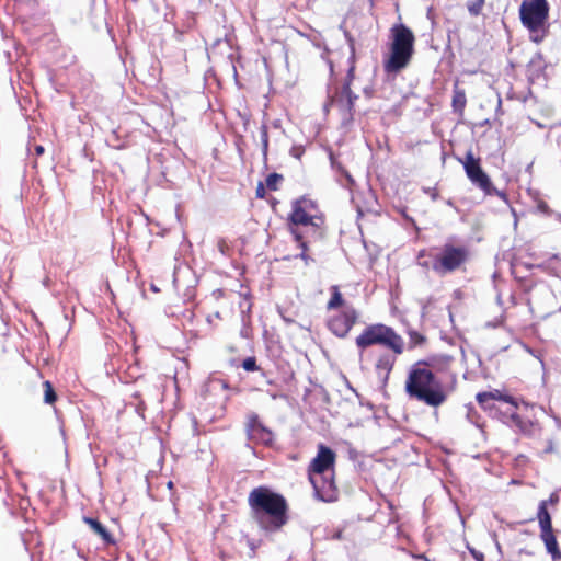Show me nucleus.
I'll list each match as a JSON object with an SVG mask.
<instances>
[{"label":"nucleus","mask_w":561,"mask_h":561,"mask_svg":"<svg viewBox=\"0 0 561 561\" xmlns=\"http://www.w3.org/2000/svg\"><path fill=\"white\" fill-rule=\"evenodd\" d=\"M253 518L266 531H276L287 523V503L284 496L265 486L253 489L249 494Z\"/></svg>","instance_id":"f257e3e1"},{"label":"nucleus","mask_w":561,"mask_h":561,"mask_svg":"<svg viewBox=\"0 0 561 561\" xmlns=\"http://www.w3.org/2000/svg\"><path fill=\"white\" fill-rule=\"evenodd\" d=\"M405 392L410 398L432 408L444 404L448 397L443 381L424 362H417L410 368Z\"/></svg>","instance_id":"f03ea898"},{"label":"nucleus","mask_w":561,"mask_h":561,"mask_svg":"<svg viewBox=\"0 0 561 561\" xmlns=\"http://www.w3.org/2000/svg\"><path fill=\"white\" fill-rule=\"evenodd\" d=\"M335 453L325 445H319L317 456L309 466V480L313 485L314 493L318 499L329 502L332 500L334 491V482L332 474L327 477L329 470L333 468L335 462Z\"/></svg>","instance_id":"7ed1b4c3"},{"label":"nucleus","mask_w":561,"mask_h":561,"mask_svg":"<svg viewBox=\"0 0 561 561\" xmlns=\"http://www.w3.org/2000/svg\"><path fill=\"white\" fill-rule=\"evenodd\" d=\"M519 19L530 33V39L541 43L549 27V4L547 0H523L519 7Z\"/></svg>","instance_id":"20e7f679"},{"label":"nucleus","mask_w":561,"mask_h":561,"mask_svg":"<svg viewBox=\"0 0 561 561\" xmlns=\"http://www.w3.org/2000/svg\"><path fill=\"white\" fill-rule=\"evenodd\" d=\"M391 34L390 56L385 61V70L398 72L408 66L413 54L415 38L412 31L403 24L394 25L391 28Z\"/></svg>","instance_id":"39448f33"},{"label":"nucleus","mask_w":561,"mask_h":561,"mask_svg":"<svg viewBox=\"0 0 561 561\" xmlns=\"http://www.w3.org/2000/svg\"><path fill=\"white\" fill-rule=\"evenodd\" d=\"M359 350H365L373 345H382L400 355L404 348L403 339L388 325L377 323L368 325L355 340Z\"/></svg>","instance_id":"423d86ee"},{"label":"nucleus","mask_w":561,"mask_h":561,"mask_svg":"<svg viewBox=\"0 0 561 561\" xmlns=\"http://www.w3.org/2000/svg\"><path fill=\"white\" fill-rule=\"evenodd\" d=\"M462 163L468 179L474 186L482 190L485 195H496L501 199L506 201V194L493 186L491 179L482 170L479 159H476L471 151L467 152Z\"/></svg>","instance_id":"0eeeda50"},{"label":"nucleus","mask_w":561,"mask_h":561,"mask_svg":"<svg viewBox=\"0 0 561 561\" xmlns=\"http://www.w3.org/2000/svg\"><path fill=\"white\" fill-rule=\"evenodd\" d=\"M468 251L465 247L445 244L433 261V270L439 274H446L460 267L466 262Z\"/></svg>","instance_id":"6e6552de"},{"label":"nucleus","mask_w":561,"mask_h":561,"mask_svg":"<svg viewBox=\"0 0 561 561\" xmlns=\"http://www.w3.org/2000/svg\"><path fill=\"white\" fill-rule=\"evenodd\" d=\"M322 218L323 216L320 214L317 203L310 198L301 197L293 202L288 228L290 229Z\"/></svg>","instance_id":"1a4fd4ad"},{"label":"nucleus","mask_w":561,"mask_h":561,"mask_svg":"<svg viewBox=\"0 0 561 561\" xmlns=\"http://www.w3.org/2000/svg\"><path fill=\"white\" fill-rule=\"evenodd\" d=\"M289 231L294 239L299 243V248L301 250H308L309 244L323 239L325 233L324 218L293 227L289 229Z\"/></svg>","instance_id":"9d476101"},{"label":"nucleus","mask_w":561,"mask_h":561,"mask_svg":"<svg viewBox=\"0 0 561 561\" xmlns=\"http://www.w3.org/2000/svg\"><path fill=\"white\" fill-rule=\"evenodd\" d=\"M357 311L353 307L346 306L342 312L332 316L328 320V328L335 336L345 337L357 321Z\"/></svg>","instance_id":"9b49d317"},{"label":"nucleus","mask_w":561,"mask_h":561,"mask_svg":"<svg viewBox=\"0 0 561 561\" xmlns=\"http://www.w3.org/2000/svg\"><path fill=\"white\" fill-rule=\"evenodd\" d=\"M248 439L255 444L270 446L273 444L274 435L271 430L266 428L259 420L256 414L249 416L247 423Z\"/></svg>","instance_id":"f8f14e48"},{"label":"nucleus","mask_w":561,"mask_h":561,"mask_svg":"<svg viewBox=\"0 0 561 561\" xmlns=\"http://www.w3.org/2000/svg\"><path fill=\"white\" fill-rule=\"evenodd\" d=\"M357 98L358 96L352 92L350 83H345L340 94L333 100V103H335L345 115L352 118L353 107Z\"/></svg>","instance_id":"ddd939ff"},{"label":"nucleus","mask_w":561,"mask_h":561,"mask_svg":"<svg viewBox=\"0 0 561 561\" xmlns=\"http://www.w3.org/2000/svg\"><path fill=\"white\" fill-rule=\"evenodd\" d=\"M540 538L545 543L547 552L550 553L554 560L561 559V551L559 550L558 541L553 534V529H541Z\"/></svg>","instance_id":"4468645a"},{"label":"nucleus","mask_w":561,"mask_h":561,"mask_svg":"<svg viewBox=\"0 0 561 561\" xmlns=\"http://www.w3.org/2000/svg\"><path fill=\"white\" fill-rule=\"evenodd\" d=\"M396 363V356L383 354L380 355L377 363H376V370L380 378H382L383 381H387L390 371L393 368V365Z\"/></svg>","instance_id":"2eb2a0df"},{"label":"nucleus","mask_w":561,"mask_h":561,"mask_svg":"<svg viewBox=\"0 0 561 561\" xmlns=\"http://www.w3.org/2000/svg\"><path fill=\"white\" fill-rule=\"evenodd\" d=\"M467 104V98L465 90L459 89L458 84H455L453 90V100H451V106L455 113H457L459 116L463 115V111Z\"/></svg>","instance_id":"dca6fc26"},{"label":"nucleus","mask_w":561,"mask_h":561,"mask_svg":"<svg viewBox=\"0 0 561 561\" xmlns=\"http://www.w3.org/2000/svg\"><path fill=\"white\" fill-rule=\"evenodd\" d=\"M83 522L88 524L90 528L103 539L104 542H114L112 535L98 519H94L92 517H83Z\"/></svg>","instance_id":"f3484780"},{"label":"nucleus","mask_w":561,"mask_h":561,"mask_svg":"<svg viewBox=\"0 0 561 561\" xmlns=\"http://www.w3.org/2000/svg\"><path fill=\"white\" fill-rule=\"evenodd\" d=\"M548 501H541L538 506L537 518L541 529L552 528L551 516L547 508Z\"/></svg>","instance_id":"a211bd4d"},{"label":"nucleus","mask_w":561,"mask_h":561,"mask_svg":"<svg viewBox=\"0 0 561 561\" xmlns=\"http://www.w3.org/2000/svg\"><path fill=\"white\" fill-rule=\"evenodd\" d=\"M502 398V393L499 390L494 392H481L477 394V401L484 408L492 410L494 404L491 402L492 400H499Z\"/></svg>","instance_id":"6ab92c4d"},{"label":"nucleus","mask_w":561,"mask_h":561,"mask_svg":"<svg viewBox=\"0 0 561 561\" xmlns=\"http://www.w3.org/2000/svg\"><path fill=\"white\" fill-rule=\"evenodd\" d=\"M499 400L504 401L505 403H508L511 407L507 410V414L514 422V424L522 428V420L518 414H516L515 409L517 408V403L515 399L511 396L502 394V398H499Z\"/></svg>","instance_id":"aec40b11"},{"label":"nucleus","mask_w":561,"mask_h":561,"mask_svg":"<svg viewBox=\"0 0 561 561\" xmlns=\"http://www.w3.org/2000/svg\"><path fill=\"white\" fill-rule=\"evenodd\" d=\"M331 291H332V296L327 305V308L329 310L336 309V308L343 306V304H344L342 294L340 293L339 287L336 285L331 287Z\"/></svg>","instance_id":"412c9836"},{"label":"nucleus","mask_w":561,"mask_h":561,"mask_svg":"<svg viewBox=\"0 0 561 561\" xmlns=\"http://www.w3.org/2000/svg\"><path fill=\"white\" fill-rule=\"evenodd\" d=\"M44 387V402L47 404H53L57 400V394L53 388L50 381L46 380L43 382Z\"/></svg>","instance_id":"4be33fe9"},{"label":"nucleus","mask_w":561,"mask_h":561,"mask_svg":"<svg viewBox=\"0 0 561 561\" xmlns=\"http://www.w3.org/2000/svg\"><path fill=\"white\" fill-rule=\"evenodd\" d=\"M484 7V0H469L467 3L468 11L471 15L478 16Z\"/></svg>","instance_id":"5701e85b"},{"label":"nucleus","mask_w":561,"mask_h":561,"mask_svg":"<svg viewBox=\"0 0 561 561\" xmlns=\"http://www.w3.org/2000/svg\"><path fill=\"white\" fill-rule=\"evenodd\" d=\"M283 180V176L278 173H271L266 176L265 186L270 191H276L277 184Z\"/></svg>","instance_id":"b1692460"},{"label":"nucleus","mask_w":561,"mask_h":561,"mask_svg":"<svg viewBox=\"0 0 561 561\" xmlns=\"http://www.w3.org/2000/svg\"><path fill=\"white\" fill-rule=\"evenodd\" d=\"M261 142H262V151L264 154L267 153L268 148V134H267V126L262 125L261 126Z\"/></svg>","instance_id":"393cba45"},{"label":"nucleus","mask_w":561,"mask_h":561,"mask_svg":"<svg viewBox=\"0 0 561 561\" xmlns=\"http://www.w3.org/2000/svg\"><path fill=\"white\" fill-rule=\"evenodd\" d=\"M242 367L244 370L247 371H255L257 369V366H256V360L254 357H247L243 362H242Z\"/></svg>","instance_id":"a878e982"},{"label":"nucleus","mask_w":561,"mask_h":561,"mask_svg":"<svg viewBox=\"0 0 561 561\" xmlns=\"http://www.w3.org/2000/svg\"><path fill=\"white\" fill-rule=\"evenodd\" d=\"M208 387L214 390L217 388L226 389L227 383L225 381H222L221 379H213L209 381Z\"/></svg>","instance_id":"bb28decb"},{"label":"nucleus","mask_w":561,"mask_h":561,"mask_svg":"<svg viewBox=\"0 0 561 561\" xmlns=\"http://www.w3.org/2000/svg\"><path fill=\"white\" fill-rule=\"evenodd\" d=\"M468 550L471 553V556L477 561H484V554L481 551L476 550L474 548H471L468 546Z\"/></svg>","instance_id":"cd10ccee"},{"label":"nucleus","mask_w":561,"mask_h":561,"mask_svg":"<svg viewBox=\"0 0 561 561\" xmlns=\"http://www.w3.org/2000/svg\"><path fill=\"white\" fill-rule=\"evenodd\" d=\"M265 195V186L262 183H259L256 187V196L257 197H264Z\"/></svg>","instance_id":"c85d7f7f"},{"label":"nucleus","mask_w":561,"mask_h":561,"mask_svg":"<svg viewBox=\"0 0 561 561\" xmlns=\"http://www.w3.org/2000/svg\"><path fill=\"white\" fill-rule=\"evenodd\" d=\"M307 251L308 250H302L301 253L298 255L300 259H302L305 261L306 264H309L311 260V257L307 254Z\"/></svg>","instance_id":"c756f323"},{"label":"nucleus","mask_w":561,"mask_h":561,"mask_svg":"<svg viewBox=\"0 0 561 561\" xmlns=\"http://www.w3.org/2000/svg\"><path fill=\"white\" fill-rule=\"evenodd\" d=\"M146 407H145V402L144 401H140L136 408V411L138 414H140L141 416H144V411H145Z\"/></svg>","instance_id":"7c9ffc66"},{"label":"nucleus","mask_w":561,"mask_h":561,"mask_svg":"<svg viewBox=\"0 0 561 561\" xmlns=\"http://www.w3.org/2000/svg\"><path fill=\"white\" fill-rule=\"evenodd\" d=\"M538 208L542 213H549V206L545 202H540Z\"/></svg>","instance_id":"2f4dec72"},{"label":"nucleus","mask_w":561,"mask_h":561,"mask_svg":"<svg viewBox=\"0 0 561 561\" xmlns=\"http://www.w3.org/2000/svg\"><path fill=\"white\" fill-rule=\"evenodd\" d=\"M35 152H36L37 156L43 154L44 153V147L41 146V145L36 146L35 147Z\"/></svg>","instance_id":"473e14b6"},{"label":"nucleus","mask_w":561,"mask_h":561,"mask_svg":"<svg viewBox=\"0 0 561 561\" xmlns=\"http://www.w3.org/2000/svg\"><path fill=\"white\" fill-rule=\"evenodd\" d=\"M548 503L554 504L558 502V496L556 494H551L549 500H547Z\"/></svg>","instance_id":"72a5a7b5"},{"label":"nucleus","mask_w":561,"mask_h":561,"mask_svg":"<svg viewBox=\"0 0 561 561\" xmlns=\"http://www.w3.org/2000/svg\"><path fill=\"white\" fill-rule=\"evenodd\" d=\"M273 125H274V127H275V128H278V127L280 126L279 121H275V122L273 123Z\"/></svg>","instance_id":"f704fd0d"},{"label":"nucleus","mask_w":561,"mask_h":561,"mask_svg":"<svg viewBox=\"0 0 561 561\" xmlns=\"http://www.w3.org/2000/svg\"><path fill=\"white\" fill-rule=\"evenodd\" d=\"M346 178H347L350 183H353V179H352V176L350 174L346 173Z\"/></svg>","instance_id":"c9c22d12"},{"label":"nucleus","mask_w":561,"mask_h":561,"mask_svg":"<svg viewBox=\"0 0 561 561\" xmlns=\"http://www.w3.org/2000/svg\"><path fill=\"white\" fill-rule=\"evenodd\" d=\"M134 397L138 399V398H140V394H139L138 392H136V393L134 394Z\"/></svg>","instance_id":"e433bc0d"},{"label":"nucleus","mask_w":561,"mask_h":561,"mask_svg":"<svg viewBox=\"0 0 561 561\" xmlns=\"http://www.w3.org/2000/svg\"><path fill=\"white\" fill-rule=\"evenodd\" d=\"M294 156H295L296 158H299V153H298V152H295V153H294Z\"/></svg>","instance_id":"4c0bfd02"}]
</instances>
